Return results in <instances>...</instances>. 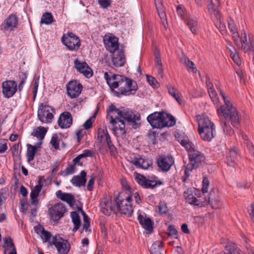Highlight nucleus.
Segmentation results:
<instances>
[{"label":"nucleus","instance_id":"dca6fc26","mask_svg":"<svg viewBox=\"0 0 254 254\" xmlns=\"http://www.w3.org/2000/svg\"><path fill=\"white\" fill-rule=\"evenodd\" d=\"M52 245L57 248L58 253L60 254H67L70 248V244L67 241L57 237H53L52 240Z\"/></svg>","mask_w":254,"mask_h":254},{"label":"nucleus","instance_id":"8fccbe9b","mask_svg":"<svg viewBox=\"0 0 254 254\" xmlns=\"http://www.w3.org/2000/svg\"><path fill=\"white\" fill-rule=\"evenodd\" d=\"M226 248L229 252L230 254H234L237 252V253L240 254L239 252V250H237L236 245L233 243L230 242L226 246Z\"/></svg>","mask_w":254,"mask_h":254},{"label":"nucleus","instance_id":"0eeeda50","mask_svg":"<svg viewBox=\"0 0 254 254\" xmlns=\"http://www.w3.org/2000/svg\"><path fill=\"white\" fill-rule=\"evenodd\" d=\"M165 114L160 112H154L149 115L147 120L153 128H162L168 126Z\"/></svg>","mask_w":254,"mask_h":254},{"label":"nucleus","instance_id":"9d476101","mask_svg":"<svg viewBox=\"0 0 254 254\" xmlns=\"http://www.w3.org/2000/svg\"><path fill=\"white\" fill-rule=\"evenodd\" d=\"M178 14L186 21L191 32L196 34L197 32V22L195 18L188 16L185 14L183 6L180 5L177 6Z\"/></svg>","mask_w":254,"mask_h":254},{"label":"nucleus","instance_id":"de8ad7c7","mask_svg":"<svg viewBox=\"0 0 254 254\" xmlns=\"http://www.w3.org/2000/svg\"><path fill=\"white\" fill-rule=\"evenodd\" d=\"M168 91L169 94L173 97L175 99H177V96H179L178 91L176 87L172 85H168L167 86Z\"/></svg>","mask_w":254,"mask_h":254},{"label":"nucleus","instance_id":"2f4dec72","mask_svg":"<svg viewBox=\"0 0 254 254\" xmlns=\"http://www.w3.org/2000/svg\"><path fill=\"white\" fill-rule=\"evenodd\" d=\"M137 219L141 226L145 230L148 231L152 230L153 222L150 218L146 217V216L144 217L142 215L139 214L138 215Z\"/></svg>","mask_w":254,"mask_h":254},{"label":"nucleus","instance_id":"f8f14e48","mask_svg":"<svg viewBox=\"0 0 254 254\" xmlns=\"http://www.w3.org/2000/svg\"><path fill=\"white\" fill-rule=\"evenodd\" d=\"M119 118L123 121H124L123 119L127 121L134 128H136L138 127V124L136 121L140 120V115L129 109L122 110Z\"/></svg>","mask_w":254,"mask_h":254},{"label":"nucleus","instance_id":"7ed1b4c3","mask_svg":"<svg viewBox=\"0 0 254 254\" xmlns=\"http://www.w3.org/2000/svg\"><path fill=\"white\" fill-rule=\"evenodd\" d=\"M106 80L111 90L118 88V91H116L117 95H123L128 96L134 94L137 90V85L135 80Z\"/></svg>","mask_w":254,"mask_h":254},{"label":"nucleus","instance_id":"f704fd0d","mask_svg":"<svg viewBox=\"0 0 254 254\" xmlns=\"http://www.w3.org/2000/svg\"><path fill=\"white\" fill-rule=\"evenodd\" d=\"M238 153L236 149H231L227 154V164L230 166H234L238 161Z\"/></svg>","mask_w":254,"mask_h":254},{"label":"nucleus","instance_id":"774afa93","mask_svg":"<svg viewBox=\"0 0 254 254\" xmlns=\"http://www.w3.org/2000/svg\"><path fill=\"white\" fill-rule=\"evenodd\" d=\"M4 254H17L16 248H6V249H4Z\"/></svg>","mask_w":254,"mask_h":254},{"label":"nucleus","instance_id":"a211bd4d","mask_svg":"<svg viewBox=\"0 0 254 254\" xmlns=\"http://www.w3.org/2000/svg\"><path fill=\"white\" fill-rule=\"evenodd\" d=\"M130 162L133 164L136 168L147 169L152 165V161L138 155L131 158Z\"/></svg>","mask_w":254,"mask_h":254},{"label":"nucleus","instance_id":"9b49d317","mask_svg":"<svg viewBox=\"0 0 254 254\" xmlns=\"http://www.w3.org/2000/svg\"><path fill=\"white\" fill-rule=\"evenodd\" d=\"M97 140L101 144L107 145L111 153L114 154L116 152V147L113 145L110 135L106 129L104 130L101 128L98 129Z\"/></svg>","mask_w":254,"mask_h":254},{"label":"nucleus","instance_id":"5fc2aeb1","mask_svg":"<svg viewBox=\"0 0 254 254\" xmlns=\"http://www.w3.org/2000/svg\"><path fill=\"white\" fill-rule=\"evenodd\" d=\"M99 4L103 8H107L110 6L112 0H97Z\"/></svg>","mask_w":254,"mask_h":254},{"label":"nucleus","instance_id":"864d4df0","mask_svg":"<svg viewBox=\"0 0 254 254\" xmlns=\"http://www.w3.org/2000/svg\"><path fill=\"white\" fill-rule=\"evenodd\" d=\"M51 144L55 149H58L59 148V140L58 136L56 134L54 135L50 141Z\"/></svg>","mask_w":254,"mask_h":254},{"label":"nucleus","instance_id":"69168bd1","mask_svg":"<svg viewBox=\"0 0 254 254\" xmlns=\"http://www.w3.org/2000/svg\"><path fill=\"white\" fill-rule=\"evenodd\" d=\"M157 78L159 79L163 78V68L162 66H156Z\"/></svg>","mask_w":254,"mask_h":254},{"label":"nucleus","instance_id":"3c124183","mask_svg":"<svg viewBox=\"0 0 254 254\" xmlns=\"http://www.w3.org/2000/svg\"><path fill=\"white\" fill-rule=\"evenodd\" d=\"M229 51L230 52V56L233 61L237 65H240L241 64V60L239 55L236 52L235 50H234V51L232 50H229Z\"/></svg>","mask_w":254,"mask_h":254},{"label":"nucleus","instance_id":"6e6552de","mask_svg":"<svg viewBox=\"0 0 254 254\" xmlns=\"http://www.w3.org/2000/svg\"><path fill=\"white\" fill-rule=\"evenodd\" d=\"M53 108L44 103L41 104L38 110V117L43 123H50L54 118Z\"/></svg>","mask_w":254,"mask_h":254},{"label":"nucleus","instance_id":"49530a36","mask_svg":"<svg viewBox=\"0 0 254 254\" xmlns=\"http://www.w3.org/2000/svg\"><path fill=\"white\" fill-rule=\"evenodd\" d=\"M228 27L230 31L233 33V37L238 36L237 29L234 21L231 18L228 20Z\"/></svg>","mask_w":254,"mask_h":254},{"label":"nucleus","instance_id":"ea45409f","mask_svg":"<svg viewBox=\"0 0 254 254\" xmlns=\"http://www.w3.org/2000/svg\"><path fill=\"white\" fill-rule=\"evenodd\" d=\"M47 131V129L44 127H39L33 131L31 135L42 140L44 139Z\"/></svg>","mask_w":254,"mask_h":254},{"label":"nucleus","instance_id":"393cba45","mask_svg":"<svg viewBox=\"0 0 254 254\" xmlns=\"http://www.w3.org/2000/svg\"><path fill=\"white\" fill-rule=\"evenodd\" d=\"M136 182L144 189H153L156 185L155 181L147 179L143 175L137 174L135 177Z\"/></svg>","mask_w":254,"mask_h":254},{"label":"nucleus","instance_id":"c03bdc74","mask_svg":"<svg viewBox=\"0 0 254 254\" xmlns=\"http://www.w3.org/2000/svg\"><path fill=\"white\" fill-rule=\"evenodd\" d=\"M100 72L103 74L105 79H116L118 77H120V79H124L121 75L113 73L110 71L105 72L100 71Z\"/></svg>","mask_w":254,"mask_h":254},{"label":"nucleus","instance_id":"6ab92c4d","mask_svg":"<svg viewBox=\"0 0 254 254\" xmlns=\"http://www.w3.org/2000/svg\"><path fill=\"white\" fill-rule=\"evenodd\" d=\"M196 121L198 123V130L215 127L214 124L209 118L205 115L196 116Z\"/></svg>","mask_w":254,"mask_h":254},{"label":"nucleus","instance_id":"473e14b6","mask_svg":"<svg viewBox=\"0 0 254 254\" xmlns=\"http://www.w3.org/2000/svg\"><path fill=\"white\" fill-rule=\"evenodd\" d=\"M178 141L181 145L186 148L189 153H190L193 150H196L194 145L190 140L188 136L184 135L181 136L179 137Z\"/></svg>","mask_w":254,"mask_h":254},{"label":"nucleus","instance_id":"4468645a","mask_svg":"<svg viewBox=\"0 0 254 254\" xmlns=\"http://www.w3.org/2000/svg\"><path fill=\"white\" fill-rule=\"evenodd\" d=\"M17 90V83L14 80H5L2 84V92L6 98L12 97Z\"/></svg>","mask_w":254,"mask_h":254},{"label":"nucleus","instance_id":"aec40b11","mask_svg":"<svg viewBox=\"0 0 254 254\" xmlns=\"http://www.w3.org/2000/svg\"><path fill=\"white\" fill-rule=\"evenodd\" d=\"M101 211L105 215L109 216L114 210V206L112 205L111 198L106 196L101 200L100 203Z\"/></svg>","mask_w":254,"mask_h":254},{"label":"nucleus","instance_id":"a18cd8bd","mask_svg":"<svg viewBox=\"0 0 254 254\" xmlns=\"http://www.w3.org/2000/svg\"><path fill=\"white\" fill-rule=\"evenodd\" d=\"M216 21L215 22L216 26L219 29L220 32L224 34L226 33V28L225 23L222 21L221 19V15H220V17L219 18H216Z\"/></svg>","mask_w":254,"mask_h":254},{"label":"nucleus","instance_id":"e433bc0d","mask_svg":"<svg viewBox=\"0 0 254 254\" xmlns=\"http://www.w3.org/2000/svg\"><path fill=\"white\" fill-rule=\"evenodd\" d=\"M37 233L41 235V237L44 242H48L50 246H52V241L50 239L52 235L50 232L44 230L43 228H39Z\"/></svg>","mask_w":254,"mask_h":254},{"label":"nucleus","instance_id":"4be33fe9","mask_svg":"<svg viewBox=\"0 0 254 254\" xmlns=\"http://www.w3.org/2000/svg\"><path fill=\"white\" fill-rule=\"evenodd\" d=\"M18 24V18L14 14H10L1 25V29L11 31Z\"/></svg>","mask_w":254,"mask_h":254},{"label":"nucleus","instance_id":"bf43d9fd","mask_svg":"<svg viewBox=\"0 0 254 254\" xmlns=\"http://www.w3.org/2000/svg\"><path fill=\"white\" fill-rule=\"evenodd\" d=\"M202 191L203 193L207 192L208 191V186H209V181L206 178H204L202 181Z\"/></svg>","mask_w":254,"mask_h":254},{"label":"nucleus","instance_id":"e2e57ef3","mask_svg":"<svg viewBox=\"0 0 254 254\" xmlns=\"http://www.w3.org/2000/svg\"><path fill=\"white\" fill-rule=\"evenodd\" d=\"M38 86H39V82L37 80H35V82L34 83L33 87V89H32L34 99H35L36 96L37 95Z\"/></svg>","mask_w":254,"mask_h":254},{"label":"nucleus","instance_id":"1a4fd4ad","mask_svg":"<svg viewBox=\"0 0 254 254\" xmlns=\"http://www.w3.org/2000/svg\"><path fill=\"white\" fill-rule=\"evenodd\" d=\"M184 196L186 201L194 205H202V201L200 199V191L194 188L188 189L184 192Z\"/></svg>","mask_w":254,"mask_h":254},{"label":"nucleus","instance_id":"0e129e2a","mask_svg":"<svg viewBox=\"0 0 254 254\" xmlns=\"http://www.w3.org/2000/svg\"><path fill=\"white\" fill-rule=\"evenodd\" d=\"M147 82L153 88H157L160 86L157 80H146Z\"/></svg>","mask_w":254,"mask_h":254},{"label":"nucleus","instance_id":"72a5a7b5","mask_svg":"<svg viewBox=\"0 0 254 254\" xmlns=\"http://www.w3.org/2000/svg\"><path fill=\"white\" fill-rule=\"evenodd\" d=\"M56 196L61 200L67 203L69 205H71L72 204L74 200V196L72 194L63 192L62 190H59L56 192Z\"/></svg>","mask_w":254,"mask_h":254},{"label":"nucleus","instance_id":"c85d7f7f","mask_svg":"<svg viewBox=\"0 0 254 254\" xmlns=\"http://www.w3.org/2000/svg\"><path fill=\"white\" fill-rule=\"evenodd\" d=\"M106 49L111 53H114L119 48L118 39L115 37H109L104 40Z\"/></svg>","mask_w":254,"mask_h":254},{"label":"nucleus","instance_id":"a19ab883","mask_svg":"<svg viewBox=\"0 0 254 254\" xmlns=\"http://www.w3.org/2000/svg\"><path fill=\"white\" fill-rule=\"evenodd\" d=\"M72 221L74 225L73 231H77L80 227L81 223L78 214L75 211H72L70 213Z\"/></svg>","mask_w":254,"mask_h":254},{"label":"nucleus","instance_id":"f257e3e1","mask_svg":"<svg viewBox=\"0 0 254 254\" xmlns=\"http://www.w3.org/2000/svg\"><path fill=\"white\" fill-rule=\"evenodd\" d=\"M220 94L224 100L225 104L217 109V113L219 116L224 117V119L220 120L224 133L231 135L234 133V130L229 125V122H230L233 126L236 127L240 123L241 116L236 109L226 100V97L221 90Z\"/></svg>","mask_w":254,"mask_h":254},{"label":"nucleus","instance_id":"09e8293b","mask_svg":"<svg viewBox=\"0 0 254 254\" xmlns=\"http://www.w3.org/2000/svg\"><path fill=\"white\" fill-rule=\"evenodd\" d=\"M210 98L212 99L214 104H217L218 102V99L217 97V94L214 88L210 87L208 89Z\"/></svg>","mask_w":254,"mask_h":254},{"label":"nucleus","instance_id":"2eb2a0df","mask_svg":"<svg viewBox=\"0 0 254 254\" xmlns=\"http://www.w3.org/2000/svg\"><path fill=\"white\" fill-rule=\"evenodd\" d=\"M66 87L67 95L72 99L78 97L82 90V85L77 80H70Z\"/></svg>","mask_w":254,"mask_h":254},{"label":"nucleus","instance_id":"423d86ee","mask_svg":"<svg viewBox=\"0 0 254 254\" xmlns=\"http://www.w3.org/2000/svg\"><path fill=\"white\" fill-rule=\"evenodd\" d=\"M131 201V196L130 195L127 196L126 198H123L119 195L116 199V202L120 211L127 217H130L133 212Z\"/></svg>","mask_w":254,"mask_h":254},{"label":"nucleus","instance_id":"c9c22d12","mask_svg":"<svg viewBox=\"0 0 254 254\" xmlns=\"http://www.w3.org/2000/svg\"><path fill=\"white\" fill-rule=\"evenodd\" d=\"M126 62L125 57L123 51L120 52L118 55H114L112 57V62L117 67L123 66Z\"/></svg>","mask_w":254,"mask_h":254},{"label":"nucleus","instance_id":"680f3d73","mask_svg":"<svg viewBox=\"0 0 254 254\" xmlns=\"http://www.w3.org/2000/svg\"><path fill=\"white\" fill-rule=\"evenodd\" d=\"M148 135L150 141H151L153 144H155L157 143L155 132L154 131H149Z\"/></svg>","mask_w":254,"mask_h":254},{"label":"nucleus","instance_id":"052dcab7","mask_svg":"<svg viewBox=\"0 0 254 254\" xmlns=\"http://www.w3.org/2000/svg\"><path fill=\"white\" fill-rule=\"evenodd\" d=\"M159 212L161 214L166 213L168 211L167 206L164 203L160 202L158 205Z\"/></svg>","mask_w":254,"mask_h":254},{"label":"nucleus","instance_id":"4c0bfd02","mask_svg":"<svg viewBox=\"0 0 254 254\" xmlns=\"http://www.w3.org/2000/svg\"><path fill=\"white\" fill-rule=\"evenodd\" d=\"M180 60L181 62L184 64L189 70L193 72H196L197 71V69L194 64L192 62L190 61L187 57L183 56L181 58Z\"/></svg>","mask_w":254,"mask_h":254},{"label":"nucleus","instance_id":"603ef678","mask_svg":"<svg viewBox=\"0 0 254 254\" xmlns=\"http://www.w3.org/2000/svg\"><path fill=\"white\" fill-rule=\"evenodd\" d=\"M3 247L4 248V249H6V248H15L11 238L9 237H5L3 239Z\"/></svg>","mask_w":254,"mask_h":254},{"label":"nucleus","instance_id":"5701e85b","mask_svg":"<svg viewBox=\"0 0 254 254\" xmlns=\"http://www.w3.org/2000/svg\"><path fill=\"white\" fill-rule=\"evenodd\" d=\"M75 66L76 69L82 73L86 77L90 78L92 74V71L86 63H81L76 60L74 61Z\"/></svg>","mask_w":254,"mask_h":254},{"label":"nucleus","instance_id":"37998d69","mask_svg":"<svg viewBox=\"0 0 254 254\" xmlns=\"http://www.w3.org/2000/svg\"><path fill=\"white\" fill-rule=\"evenodd\" d=\"M53 22V17L51 13L45 12L41 18L40 24H51Z\"/></svg>","mask_w":254,"mask_h":254},{"label":"nucleus","instance_id":"f03ea898","mask_svg":"<svg viewBox=\"0 0 254 254\" xmlns=\"http://www.w3.org/2000/svg\"><path fill=\"white\" fill-rule=\"evenodd\" d=\"M121 111L113 104L111 105L107 110V120L112 126L114 134L118 137L123 136L126 133L125 123L119 118Z\"/></svg>","mask_w":254,"mask_h":254},{"label":"nucleus","instance_id":"412c9836","mask_svg":"<svg viewBox=\"0 0 254 254\" xmlns=\"http://www.w3.org/2000/svg\"><path fill=\"white\" fill-rule=\"evenodd\" d=\"M72 123V119L70 113L64 112L61 114L58 119V125L62 128L69 127Z\"/></svg>","mask_w":254,"mask_h":254},{"label":"nucleus","instance_id":"13d9d810","mask_svg":"<svg viewBox=\"0 0 254 254\" xmlns=\"http://www.w3.org/2000/svg\"><path fill=\"white\" fill-rule=\"evenodd\" d=\"M168 231H169V235L170 236H171L172 237H173L175 238H177V233L178 232L176 228H175L174 226L173 225H170L169 226L168 228Z\"/></svg>","mask_w":254,"mask_h":254},{"label":"nucleus","instance_id":"f3484780","mask_svg":"<svg viewBox=\"0 0 254 254\" xmlns=\"http://www.w3.org/2000/svg\"><path fill=\"white\" fill-rule=\"evenodd\" d=\"M158 167L163 171L167 172L169 171L172 165L174 163L173 158L170 156H162L157 160Z\"/></svg>","mask_w":254,"mask_h":254},{"label":"nucleus","instance_id":"58836bf2","mask_svg":"<svg viewBox=\"0 0 254 254\" xmlns=\"http://www.w3.org/2000/svg\"><path fill=\"white\" fill-rule=\"evenodd\" d=\"M163 242L157 241L152 244L150 249L151 254H161V250L163 248Z\"/></svg>","mask_w":254,"mask_h":254},{"label":"nucleus","instance_id":"bb28decb","mask_svg":"<svg viewBox=\"0 0 254 254\" xmlns=\"http://www.w3.org/2000/svg\"><path fill=\"white\" fill-rule=\"evenodd\" d=\"M241 48L245 53L250 51H254V42L252 41L250 38L249 41H248L246 33L244 31L241 34Z\"/></svg>","mask_w":254,"mask_h":254},{"label":"nucleus","instance_id":"6e6d98bb","mask_svg":"<svg viewBox=\"0 0 254 254\" xmlns=\"http://www.w3.org/2000/svg\"><path fill=\"white\" fill-rule=\"evenodd\" d=\"M75 166L74 164H71L69 166H68L65 169L64 173L65 175H69L73 174L74 173V171L75 170Z\"/></svg>","mask_w":254,"mask_h":254},{"label":"nucleus","instance_id":"b1692460","mask_svg":"<svg viewBox=\"0 0 254 254\" xmlns=\"http://www.w3.org/2000/svg\"><path fill=\"white\" fill-rule=\"evenodd\" d=\"M208 11L211 15L214 16L215 18L220 17L219 7L220 6L219 0H207Z\"/></svg>","mask_w":254,"mask_h":254},{"label":"nucleus","instance_id":"7c9ffc66","mask_svg":"<svg viewBox=\"0 0 254 254\" xmlns=\"http://www.w3.org/2000/svg\"><path fill=\"white\" fill-rule=\"evenodd\" d=\"M86 173L85 171H82L80 175L74 176L71 180L72 184L76 187H80L84 186L86 182Z\"/></svg>","mask_w":254,"mask_h":254},{"label":"nucleus","instance_id":"c756f323","mask_svg":"<svg viewBox=\"0 0 254 254\" xmlns=\"http://www.w3.org/2000/svg\"><path fill=\"white\" fill-rule=\"evenodd\" d=\"M198 133L203 140L210 141L214 137L216 131L215 127L198 130Z\"/></svg>","mask_w":254,"mask_h":254},{"label":"nucleus","instance_id":"cd10ccee","mask_svg":"<svg viewBox=\"0 0 254 254\" xmlns=\"http://www.w3.org/2000/svg\"><path fill=\"white\" fill-rule=\"evenodd\" d=\"M158 14L160 18L161 22L165 28H167L168 22L167 16L163 6L160 0H154Z\"/></svg>","mask_w":254,"mask_h":254},{"label":"nucleus","instance_id":"338daca9","mask_svg":"<svg viewBox=\"0 0 254 254\" xmlns=\"http://www.w3.org/2000/svg\"><path fill=\"white\" fill-rule=\"evenodd\" d=\"M92 122L91 121V119L90 118V119H88L87 120H86V121L83 124V127L84 129H88L92 127Z\"/></svg>","mask_w":254,"mask_h":254},{"label":"nucleus","instance_id":"ddd939ff","mask_svg":"<svg viewBox=\"0 0 254 254\" xmlns=\"http://www.w3.org/2000/svg\"><path fill=\"white\" fill-rule=\"evenodd\" d=\"M67 209L64 204L62 203H58L54 204L49 209L51 219L54 221L59 220L64 215Z\"/></svg>","mask_w":254,"mask_h":254},{"label":"nucleus","instance_id":"a878e982","mask_svg":"<svg viewBox=\"0 0 254 254\" xmlns=\"http://www.w3.org/2000/svg\"><path fill=\"white\" fill-rule=\"evenodd\" d=\"M42 177H40L39 181L38 182V185H37L31 190L30 192V198L31 200V204L37 206L38 204V201L37 197L39 196V194L41 190L43 187V183H42Z\"/></svg>","mask_w":254,"mask_h":254},{"label":"nucleus","instance_id":"39448f33","mask_svg":"<svg viewBox=\"0 0 254 254\" xmlns=\"http://www.w3.org/2000/svg\"><path fill=\"white\" fill-rule=\"evenodd\" d=\"M62 42L69 50L72 51H77L81 45L79 38L72 32L64 34L62 37Z\"/></svg>","mask_w":254,"mask_h":254},{"label":"nucleus","instance_id":"79ce46f5","mask_svg":"<svg viewBox=\"0 0 254 254\" xmlns=\"http://www.w3.org/2000/svg\"><path fill=\"white\" fill-rule=\"evenodd\" d=\"M27 151V161L28 162L32 161L37 152V148L35 146H32L31 144H28Z\"/></svg>","mask_w":254,"mask_h":254},{"label":"nucleus","instance_id":"4d7b16f0","mask_svg":"<svg viewBox=\"0 0 254 254\" xmlns=\"http://www.w3.org/2000/svg\"><path fill=\"white\" fill-rule=\"evenodd\" d=\"M166 119H167V121L168 123V126L167 127H172L176 124L175 118L172 115H169L168 114L165 115Z\"/></svg>","mask_w":254,"mask_h":254},{"label":"nucleus","instance_id":"20e7f679","mask_svg":"<svg viewBox=\"0 0 254 254\" xmlns=\"http://www.w3.org/2000/svg\"><path fill=\"white\" fill-rule=\"evenodd\" d=\"M189 163L187 165L185 170V174L187 177H189L190 172L193 169H196L204 160L203 155L197 150H193L189 153Z\"/></svg>","mask_w":254,"mask_h":254}]
</instances>
